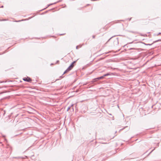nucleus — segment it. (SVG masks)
<instances>
[{
	"instance_id": "3",
	"label": "nucleus",
	"mask_w": 161,
	"mask_h": 161,
	"mask_svg": "<svg viewBox=\"0 0 161 161\" xmlns=\"http://www.w3.org/2000/svg\"><path fill=\"white\" fill-rule=\"evenodd\" d=\"M113 75V74L112 73H108L107 74L104 75H103V76H102L101 77H98V78H97V79H98V80L102 79H103V78L104 76H106L109 75Z\"/></svg>"
},
{
	"instance_id": "4",
	"label": "nucleus",
	"mask_w": 161,
	"mask_h": 161,
	"mask_svg": "<svg viewBox=\"0 0 161 161\" xmlns=\"http://www.w3.org/2000/svg\"><path fill=\"white\" fill-rule=\"evenodd\" d=\"M66 72H67V71H65V72H64V74H65L66 73Z\"/></svg>"
},
{
	"instance_id": "2",
	"label": "nucleus",
	"mask_w": 161,
	"mask_h": 161,
	"mask_svg": "<svg viewBox=\"0 0 161 161\" xmlns=\"http://www.w3.org/2000/svg\"><path fill=\"white\" fill-rule=\"evenodd\" d=\"M23 80L24 81L28 82H31L32 81V80L30 77H28L24 78H23Z\"/></svg>"
},
{
	"instance_id": "1",
	"label": "nucleus",
	"mask_w": 161,
	"mask_h": 161,
	"mask_svg": "<svg viewBox=\"0 0 161 161\" xmlns=\"http://www.w3.org/2000/svg\"><path fill=\"white\" fill-rule=\"evenodd\" d=\"M75 61L74 62L70 65L68 67L67 69L68 70H70L72 69L73 67H74L75 64Z\"/></svg>"
}]
</instances>
